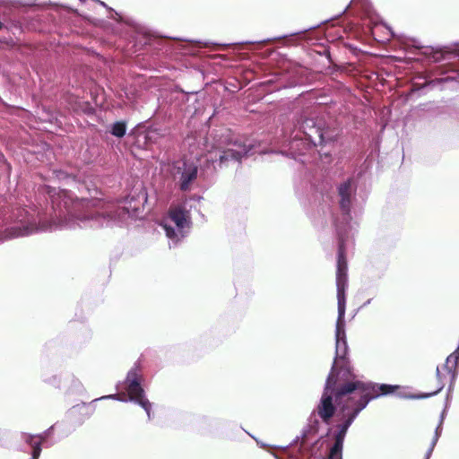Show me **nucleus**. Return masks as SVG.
Returning <instances> with one entry per match:
<instances>
[{
	"label": "nucleus",
	"mask_w": 459,
	"mask_h": 459,
	"mask_svg": "<svg viewBox=\"0 0 459 459\" xmlns=\"http://www.w3.org/2000/svg\"><path fill=\"white\" fill-rule=\"evenodd\" d=\"M395 388L397 386L385 384L378 385L356 380L345 357L335 359L316 407L318 416L325 424L330 423L336 411L333 399L343 413L344 420L337 426L338 431L328 459H342L344 438L356 417L371 400L391 394Z\"/></svg>",
	"instance_id": "1"
},
{
	"label": "nucleus",
	"mask_w": 459,
	"mask_h": 459,
	"mask_svg": "<svg viewBox=\"0 0 459 459\" xmlns=\"http://www.w3.org/2000/svg\"><path fill=\"white\" fill-rule=\"evenodd\" d=\"M53 204L63 205L69 214L80 221L93 220L105 214L102 199L78 198L66 190H60Z\"/></svg>",
	"instance_id": "2"
},
{
	"label": "nucleus",
	"mask_w": 459,
	"mask_h": 459,
	"mask_svg": "<svg viewBox=\"0 0 459 459\" xmlns=\"http://www.w3.org/2000/svg\"><path fill=\"white\" fill-rule=\"evenodd\" d=\"M348 264L345 255V247L343 240L339 242L337 265H336V288H337V300H338V321L336 325V338L339 341L342 329V324L345 315L346 309V297L345 291L348 286Z\"/></svg>",
	"instance_id": "3"
},
{
	"label": "nucleus",
	"mask_w": 459,
	"mask_h": 459,
	"mask_svg": "<svg viewBox=\"0 0 459 459\" xmlns=\"http://www.w3.org/2000/svg\"><path fill=\"white\" fill-rule=\"evenodd\" d=\"M142 376L137 368L129 370L126 376V391L131 401L141 405L151 418L152 403L144 396V391L141 385Z\"/></svg>",
	"instance_id": "4"
},
{
	"label": "nucleus",
	"mask_w": 459,
	"mask_h": 459,
	"mask_svg": "<svg viewBox=\"0 0 459 459\" xmlns=\"http://www.w3.org/2000/svg\"><path fill=\"white\" fill-rule=\"evenodd\" d=\"M250 151V146L244 143L235 141L230 143L229 146L220 151L218 166L220 169L228 168L231 164L241 162V159Z\"/></svg>",
	"instance_id": "5"
},
{
	"label": "nucleus",
	"mask_w": 459,
	"mask_h": 459,
	"mask_svg": "<svg viewBox=\"0 0 459 459\" xmlns=\"http://www.w3.org/2000/svg\"><path fill=\"white\" fill-rule=\"evenodd\" d=\"M299 128L315 145L326 143L322 121L317 122L314 117H307L302 120Z\"/></svg>",
	"instance_id": "6"
},
{
	"label": "nucleus",
	"mask_w": 459,
	"mask_h": 459,
	"mask_svg": "<svg viewBox=\"0 0 459 459\" xmlns=\"http://www.w3.org/2000/svg\"><path fill=\"white\" fill-rule=\"evenodd\" d=\"M338 194L341 197L340 208L343 212L348 213L351 209V179H348L339 186Z\"/></svg>",
	"instance_id": "7"
},
{
	"label": "nucleus",
	"mask_w": 459,
	"mask_h": 459,
	"mask_svg": "<svg viewBox=\"0 0 459 459\" xmlns=\"http://www.w3.org/2000/svg\"><path fill=\"white\" fill-rule=\"evenodd\" d=\"M183 166L184 168L180 177L179 187L182 191H187L190 184L197 177V167L193 164H186V162H184Z\"/></svg>",
	"instance_id": "8"
},
{
	"label": "nucleus",
	"mask_w": 459,
	"mask_h": 459,
	"mask_svg": "<svg viewBox=\"0 0 459 459\" xmlns=\"http://www.w3.org/2000/svg\"><path fill=\"white\" fill-rule=\"evenodd\" d=\"M169 218L178 228H184L186 223L187 211L183 205L173 206L169 212Z\"/></svg>",
	"instance_id": "9"
},
{
	"label": "nucleus",
	"mask_w": 459,
	"mask_h": 459,
	"mask_svg": "<svg viewBox=\"0 0 459 459\" xmlns=\"http://www.w3.org/2000/svg\"><path fill=\"white\" fill-rule=\"evenodd\" d=\"M126 124L124 121H117L111 126L110 133L117 137H123L126 134Z\"/></svg>",
	"instance_id": "10"
},
{
	"label": "nucleus",
	"mask_w": 459,
	"mask_h": 459,
	"mask_svg": "<svg viewBox=\"0 0 459 459\" xmlns=\"http://www.w3.org/2000/svg\"><path fill=\"white\" fill-rule=\"evenodd\" d=\"M459 361V351H456L450 354L446 361V368H447L449 373H454V370L457 367Z\"/></svg>",
	"instance_id": "11"
},
{
	"label": "nucleus",
	"mask_w": 459,
	"mask_h": 459,
	"mask_svg": "<svg viewBox=\"0 0 459 459\" xmlns=\"http://www.w3.org/2000/svg\"><path fill=\"white\" fill-rule=\"evenodd\" d=\"M436 373H437V377L438 378V381H437V385L435 390H432V391H430L429 393H424V394H417V395L414 396L415 398H418V399L428 398V397H430L432 395L437 394V393H439L443 389L444 384L439 380V369H438V368H437Z\"/></svg>",
	"instance_id": "12"
},
{
	"label": "nucleus",
	"mask_w": 459,
	"mask_h": 459,
	"mask_svg": "<svg viewBox=\"0 0 459 459\" xmlns=\"http://www.w3.org/2000/svg\"><path fill=\"white\" fill-rule=\"evenodd\" d=\"M31 232H32V229H30L29 226H22V227L17 226V227H13L10 229V234L13 238L27 236V235L30 234Z\"/></svg>",
	"instance_id": "13"
},
{
	"label": "nucleus",
	"mask_w": 459,
	"mask_h": 459,
	"mask_svg": "<svg viewBox=\"0 0 459 459\" xmlns=\"http://www.w3.org/2000/svg\"><path fill=\"white\" fill-rule=\"evenodd\" d=\"M164 230L166 231V235L169 238H175L177 236V234L175 232V230L172 227L165 225L164 226Z\"/></svg>",
	"instance_id": "14"
},
{
	"label": "nucleus",
	"mask_w": 459,
	"mask_h": 459,
	"mask_svg": "<svg viewBox=\"0 0 459 459\" xmlns=\"http://www.w3.org/2000/svg\"><path fill=\"white\" fill-rule=\"evenodd\" d=\"M436 442H437V437H435L430 444V446L429 447L426 455H425V459H429V456L434 449V446L436 445Z\"/></svg>",
	"instance_id": "15"
},
{
	"label": "nucleus",
	"mask_w": 459,
	"mask_h": 459,
	"mask_svg": "<svg viewBox=\"0 0 459 459\" xmlns=\"http://www.w3.org/2000/svg\"><path fill=\"white\" fill-rule=\"evenodd\" d=\"M3 28V23L0 22V30Z\"/></svg>",
	"instance_id": "16"
}]
</instances>
